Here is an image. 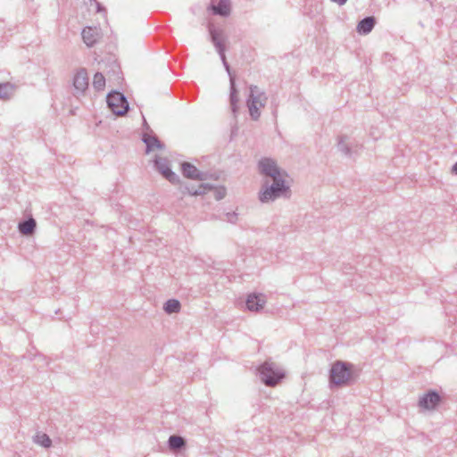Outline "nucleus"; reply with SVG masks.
<instances>
[{"label": "nucleus", "instance_id": "nucleus-24", "mask_svg": "<svg viewBox=\"0 0 457 457\" xmlns=\"http://www.w3.org/2000/svg\"><path fill=\"white\" fill-rule=\"evenodd\" d=\"M34 442L45 448H49L52 445L50 437L45 433H37L34 436Z\"/></svg>", "mask_w": 457, "mask_h": 457}, {"label": "nucleus", "instance_id": "nucleus-3", "mask_svg": "<svg viewBox=\"0 0 457 457\" xmlns=\"http://www.w3.org/2000/svg\"><path fill=\"white\" fill-rule=\"evenodd\" d=\"M268 97L264 91L255 85L249 87V95L246 99V106L252 120H257L261 117V109L267 104Z\"/></svg>", "mask_w": 457, "mask_h": 457}, {"label": "nucleus", "instance_id": "nucleus-21", "mask_svg": "<svg viewBox=\"0 0 457 457\" xmlns=\"http://www.w3.org/2000/svg\"><path fill=\"white\" fill-rule=\"evenodd\" d=\"M143 142L146 145V153H149L154 147L159 149H162L163 147L162 144L159 141L156 136L144 134Z\"/></svg>", "mask_w": 457, "mask_h": 457}, {"label": "nucleus", "instance_id": "nucleus-10", "mask_svg": "<svg viewBox=\"0 0 457 457\" xmlns=\"http://www.w3.org/2000/svg\"><path fill=\"white\" fill-rule=\"evenodd\" d=\"M154 166L156 170L170 183L178 184L179 182V177L171 170L169 161L166 158H155Z\"/></svg>", "mask_w": 457, "mask_h": 457}, {"label": "nucleus", "instance_id": "nucleus-32", "mask_svg": "<svg viewBox=\"0 0 457 457\" xmlns=\"http://www.w3.org/2000/svg\"><path fill=\"white\" fill-rule=\"evenodd\" d=\"M144 126L148 129V125H147L146 120L145 119H144Z\"/></svg>", "mask_w": 457, "mask_h": 457}, {"label": "nucleus", "instance_id": "nucleus-5", "mask_svg": "<svg viewBox=\"0 0 457 457\" xmlns=\"http://www.w3.org/2000/svg\"><path fill=\"white\" fill-rule=\"evenodd\" d=\"M107 105L110 110L118 116L124 115L129 110V103L122 93L110 92L106 96Z\"/></svg>", "mask_w": 457, "mask_h": 457}, {"label": "nucleus", "instance_id": "nucleus-22", "mask_svg": "<svg viewBox=\"0 0 457 457\" xmlns=\"http://www.w3.org/2000/svg\"><path fill=\"white\" fill-rule=\"evenodd\" d=\"M168 445L170 450L179 451L186 445V441L179 436L172 435L169 437Z\"/></svg>", "mask_w": 457, "mask_h": 457}, {"label": "nucleus", "instance_id": "nucleus-11", "mask_svg": "<svg viewBox=\"0 0 457 457\" xmlns=\"http://www.w3.org/2000/svg\"><path fill=\"white\" fill-rule=\"evenodd\" d=\"M224 68L227 71L228 77H229V85H230V94H229V103H230V108L233 115L237 117V111H238V102L239 98L237 96V89L236 87V81H235V76L231 73L230 67L227 62L224 64Z\"/></svg>", "mask_w": 457, "mask_h": 457}, {"label": "nucleus", "instance_id": "nucleus-2", "mask_svg": "<svg viewBox=\"0 0 457 457\" xmlns=\"http://www.w3.org/2000/svg\"><path fill=\"white\" fill-rule=\"evenodd\" d=\"M257 375L265 386L272 387L284 378L285 372L278 363L269 359L257 368Z\"/></svg>", "mask_w": 457, "mask_h": 457}, {"label": "nucleus", "instance_id": "nucleus-28", "mask_svg": "<svg viewBox=\"0 0 457 457\" xmlns=\"http://www.w3.org/2000/svg\"><path fill=\"white\" fill-rule=\"evenodd\" d=\"M226 195V190L224 187H221V188H218L216 189L215 191V199L216 200H221L225 197Z\"/></svg>", "mask_w": 457, "mask_h": 457}, {"label": "nucleus", "instance_id": "nucleus-30", "mask_svg": "<svg viewBox=\"0 0 457 457\" xmlns=\"http://www.w3.org/2000/svg\"><path fill=\"white\" fill-rule=\"evenodd\" d=\"M452 172L457 174V162L453 165Z\"/></svg>", "mask_w": 457, "mask_h": 457}, {"label": "nucleus", "instance_id": "nucleus-25", "mask_svg": "<svg viewBox=\"0 0 457 457\" xmlns=\"http://www.w3.org/2000/svg\"><path fill=\"white\" fill-rule=\"evenodd\" d=\"M93 87L96 90H103L105 87V78L101 72H96L93 79Z\"/></svg>", "mask_w": 457, "mask_h": 457}, {"label": "nucleus", "instance_id": "nucleus-4", "mask_svg": "<svg viewBox=\"0 0 457 457\" xmlns=\"http://www.w3.org/2000/svg\"><path fill=\"white\" fill-rule=\"evenodd\" d=\"M350 368L351 364L349 363L339 361H336L330 369V384L336 386L346 385L351 378Z\"/></svg>", "mask_w": 457, "mask_h": 457}, {"label": "nucleus", "instance_id": "nucleus-12", "mask_svg": "<svg viewBox=\"0 0 457 457\" xmlns=\"http://www.w3.org/2000/svg\"><path fill=\"white\" fill-rule=\"evenodd\" d=\"M73 86L77 93L83 94L88 87V77L86 69H79L74 76Z\"/></svg>", "mask_w": 457, "mask_h": 457}, {"label": "nucleus", "instance_id": "nucleus-20", "mask_svg": "<svg viewBox=\"0 0 457 457\" xmlns=\"http://www.w3.org/2000/svg\"><path fill=\"white\" fill-rule=\"evenodd\" d=\"M213 13L223 17L230 13V3L228 0H220L217 5L212 6Z\"/></svg>", "mask_w": 457, "mask_h": 457}, {"label": "nucleus", "instance_id": "nucleus-15", "mask_svg": "<svg viewBox=\"0 0 457 457\" xmlns=\"http://www.w3.org/2000/svg\"><path fill=\"white\" fill-rule=\"evenodd\" d=\"M84 43L92 47L99 38V29L97 28L86 27L81 33Z\"/></svg>", "mask_w": 457, "mask_h": 457}, {"label": "nucleus", "instance_id": "nucleus-29", "mask_svg": "<svg viewBox=\"0 0 457 457\" xmlns=\"http://www.w3.org/2000/svg\"><path fill=\"white\" fill-rule=\"evenodd\" d=\"M332 3L337 4L339 6H342L346 4L348 0H330Z\"/></svg>", "mask_w": 457, "mask_h": 457}, {"label": "nucleus", "instance_id": "nucleus-7", "mask_svg": "<svg viewBox=\"0 0 457 457\" xmlns=\"http://www.w3.org/2000/svg\"><path fill=\"white\" fill-rule=\"evenodd\" d=\"M442 398L435 390H429L420 396L418 406L425 411H433L440 403Z\"/></svg>", "mask_w": 457, "mask_h": 457}, {"label": "nucleus", "instance_id": "nucleus-14", "mask_svg": "<svg viewBox=\"0 0 457 457\" xmlns=\"http://www.w3.org/2000/svg\"><path fill=\"white\" fill-rule=\"evenodd\" d=\"M266 303L265 296L262 294H252L247 296L245 304L251 312H258L263 308Z\"/></svg>", "mask_w": 457, "mask_h": 457}, {"label": "nucleus", "instance_id": "nucleus-19", "mask_svg": "<svg viewBox=\"0 0 457 457\" xmlns=\"http://www.w3.org/2000/svg\"><path fill=\"white\" fill-rule=\"evenodd\" d=\"M16 90V86L10 82L0 83V99H10Z\"/></svg>", "mask_w": 457, "mask_h": 457}, {"label": "nucleus", "instance_id": "nucleus-8", "mask_svg": "<svg viewBox=\"0 0 457 457\" xmlns=\"http://www.w3.org/2000/svg\"><path fill=\"white\" fill-rule=\"evenodd\" d=\"M209 33L211 37V40L215 46L216 51L218 52L222 63L227 62L226 55H225V44H224V36L223 31L220 29H216L214 27L209 28Z\"/></svg>", "mask_w": 457, "mask_h": 457}, {"label": "nucleus", "instance_id": "nucleus-16", "mask_svg": "<svg viewBox=\"0 0 457 457\" xmlns=\"http://www.w3.org/2000/svg\"><path fill=\"white\" fill-rule=\"evenodd\" d=\"M376 20L373 16H368L359 21L356 30L361 35H367L373 29Z\"/></svg>", "mask_w": 457, "mask_h": 457}, {"label": "nucleus", "instance_id": "nucleus-1", "mask_svg": "<svg viewBox=\"0 0 457 457\" xmlns=\"http://www.w3.org/2000/svg\"><path fill=\"white\" fill-rule=\"evenodd\" d=\"M290 187L286 184L283 178L273 179L272 184L265 182L259 192V200L262 203L273 202L280 197L290 196Z\"/></svg>", "mask_w": 457, "mask_h": 457}, {"label": "nucleus", "instance_id": "nucleus-18", "mask_svg": "<svg viewBox=\"0 0 457 457\" xmlns=\"http://www.w3.org/2000/svg\"><path fill=\"white\" fill-rule=\"evenodd\" d=\"M36 220L30 217L25 220H22L19 223V231L25 236L32 235L36 229Z\"/></svg>", "mask_w": 457, "mask_h": 457}, {"label": "nucleus", "instance_id": "nucleus-13", "mask_svg": "<svg viewBox=\"0 0 457 457\" xmlns=\"http://www.w3.org/2000/svg\"><path fill=\"white\" fill-rule=\"evenodd\" d=\"M181 170L183 175L191 179L197 180H204L206 178V174L204 172L200 171L197 168L190 162H183L181 164Z\"/></svg>", "mask_w": 457, "mask_h": 457}, {"label": "nucleus", "instance_id": "nucleus-31", "mask_svg": "<svg viewBox=\"0 0 457 457\" xmlns=\"http://www.w3.org/2000/svg\"><path fill=\"white\" fill-rule=\"evenodd\" d=\"M96 5H97V12H102L104 11V9L101 6V4L99 3H96Z\"/></svg>", "mask_w": 457, "mask_h": 457}, {"label": "nucleus", "instance_id": "nucleus-26", "mask_svg": "<svg viewBox=\"0 0 457 457\" xmlns=\"http://www.w3.org/2000/svg\"><path fill=\"white\" fill-rule=\"evenodd\" d=\"M347 137L346 136H341L338 139L337 143V149L340 151L343 154L349 156L351 155V148L346 143Z\"/></svg>", "mask_w": 457, "mask_h": 457}, {"label": "nucleus", "instance_id": "nucleus-17", "mask_svg": "<svg viewBox=\"0 0 457 457\" xmlns=\"http://www.w3.org/2000/svg\"><path fill=\"white\" fill-rule=\"evenodd\" d=\"M212 187L209 184H200L195 187V186L186 185L182 188V193H187L191 195H201L206 194L209 190H211Z\"/></svg>", "mask_w": 457, "mask_h": 457}, {"label": "nucleus", "instance_id": "nucleus-27", "mask_svg": "<svg viewBox=\"0 0 457 457\" xmlns=\"http://www.w3.org/2000/svg\"><path fill=\"white\" fill-rule=\"evenodd\" d=\"M237 220H238V214L236 212L226 213V220L228 222L236 224Z\"/></svg>", "mask_w": 457, "mask_h": 457}, {"label": "nucleus", "instance_id": "nucleus-33", "mask_svg": "<svg viewBox=\"0 0 457 457\" xmlns=\"http://www.w3.org/2000/svg\"><path fill=\"white\" fill-rule=\"evenodd\" d=\"M114 69H116L117 71H119V70H120V67H119L118 65H116V64H115V65H114Z\"/></svg>", "mask_w": 457, "mask_h": 457}, {"label": "nucleus", "instance_id": "nucleus-23", "mask_svg": "<svg viewBox=\"0 0 457 457\" xmlns=\"http://www.w3.org/2000/svg\"><path fill=\"white\" fill-rule=\"evenodd\" d=\"M180 303L176 299H169L163 305V310L168 314L178 313L180 311Z\"/></svg>", "mask_w": 457, "mask_h": 457}, {"label": "nucleus", "instance_id": "nucleus-6", "mask_svg": "<svg viewBox=\"0 0 457 457\" xmlns=\"http://www.w3.org/2000/svg\"><path fill=\"white\" fill-rule=\"evenodd\" d=\"M258 168L261 174L272 179L283 178L276 161L271 158H262L258 162Z\"/></svg>", "mask_w": 457, "mask_h": 457}, {"label": "nucleus", "instance_id": "nucleus-9", "mask_svg": "<svg viewBox=\"0 0 457 457\" xmlns=\"http://www.w3.org/2000/svg\"><path fill=\"white\" fill-rule=\"evenodd\" d=\"M209 33L211 37V40L215 46L216 51L218 52L222 63L227 62L226 55H225V44H224V36L223 31L220 29H216L214 27L209 28Z\"/></svg>", "mask_w": 457, "mask_h": 457}]
</instances>
